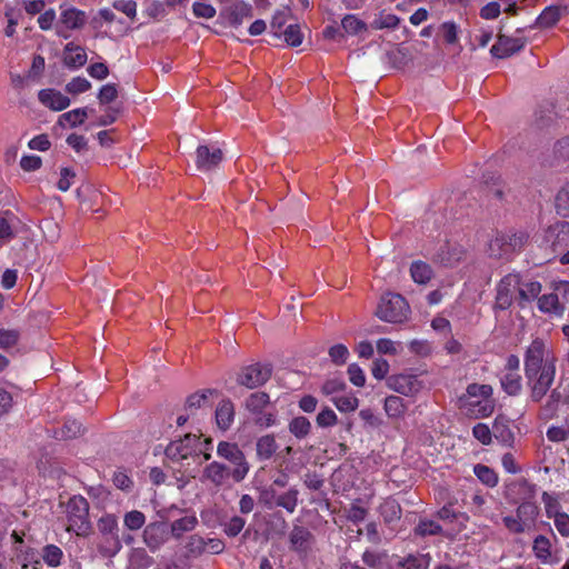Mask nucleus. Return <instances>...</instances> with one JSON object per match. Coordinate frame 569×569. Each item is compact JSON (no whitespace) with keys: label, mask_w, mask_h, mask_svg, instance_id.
Returning <instances> with one entry per match:
<instances>
[{"label":"nucleus","mask_w":569,"mask_h":569,"mask_svg":"<svg viewBox=\"0 0 569 569\" xmlns=\"http://www.w3.org/2000/svg\"><path fill=\"white\" fill-rule=\"evenodd\" d=\"M63 552L56 545H47L42 551L43 561L50 567H58L61 563Z\"/></svg>","instance_id":"nucleus-41"},{"label":"nucleus","mask_w":569,"mask_h":569,"mask_svg":"<svg viewBox=\"0 0 569 569\" xmlns=\"http://www.w3.org/2000/svg\"><path fill=\"white\" fill-rule=\"evenodd\" d=\"M558 302L556 293L543 295L538 299V308L542 312H552L557 310Z\"/></svg>","instance_id":"nucleus-63"},{"label":"nucleus","mask_w":569,"mask_h":569,"mask_svg":"<svg viewBox=\"0 0 569 569\" xmlns=\"http://www.w3.org/2000/svg\"><path fill=\"white\" fill-rule=\"evenodd\" d=\"M389 387L398 393L415 396L423 388V382L416 375H398L389 378Z\"/></svg>","instance_id":"nucleus-15"},{"label":"nucleus","mask_w":569,"mask_h":569,"mask_svg":"<svg viewBox=\"0 0 569 569\" xmlns=\"http://www.w3.org/2000/svg\"><path fill=\"white\" fill-rule=\"evenodd\" d=\"M311 538V532L302 526H293L289 535L291 548L297 551L306 550Z\"/></svg>","instance_id":"nucleus-27"},{"label":"nucleus","mask_w":569,"mask_h":569,"mask_svg":"<svg viewBox=\"0 0 569 569\" xmlns=\"http://www.w3.org/2000/svg\"><path fill=\"white\" fill-rule=\"evenodd\" d=\"M252 6L244 1L234 2L222 12L229 24L234 28L241 26L246 19L252 18Z\"/></svg>","instance_id":"nucleus-19"},{"label":"nucleus","mask_w":569,"mask_h":569,"mask_svg":"<svg viewBox=\"0 0 569 569\" xmlns=\"http://www.w3.org/2000/svg\"><path fill=\"white\" fill-rule=\"evenodd\" d=\"M430 326L435 335L439 336L440 339L449 338L450 335L452 333L450 321L442 316L435 317L431 320Z\"/></svg>","instance_id":"nucleus-46"},{"label":"nucleus","mask_w":569,"mask_h":569,"mask_svg":"<svg viewBox=\"0 0 569 569\" xmlns=\"http://www.w3.org/2000/svg\"><path fill=\"white\" fill-rule=\"evenodd\" d=\"M492 436L503 446L512 447L515 433L510 428V420L505 416H498L492 423Z\"/></svg>","instance_id":"nucleus-22"},{"label":"nucleus","mask_w":569,"mask_h":569,"mask_svg":"<svg viewBox=\"0 0 569 569\" xmlns=\"http://www.w3.org/2000/svg\"><path fill=\"white\" fill-rule=\"evenodd\" d=\"M380 515L387 523L399 520L401 517V508L393 499H388L380 505Z\"/></svg>","instance_id":"nucleus-36"},{"label":"nucleus","mask_w":569,"mask_h":569,"mask_svg":"<svg viewBox=\"0 0 569 569\" xmlns=\"http://www.w3.org/2000/svg\"><path fill=\"white\" fill-rule=\"evenodd\" d=\"M549 360L545 357V343L540 339H535L527 348L525 353V375L526 378L533 377L541 371L545 362Z\"/></svg>","instance_id":"nucleus-11"},{"label":"nucleus","mask_w":569,"mask_h":569,"mask_svg":"<svg viewBox=\"0 0 569 569\" xmlns=\"http://www.w3.org/2000/svg\"><path fill=\"white\" fill-rule=\"evenodd\" d=\"M399 24V18L393 13L380 12V14L373 20L372 27L375 29H393Z\"/></svg>","instance_id":"nucleus-49"},{"label":"nucleus","mask_w":569,"mask_h":569,"mask_svg":"<svg viewBox=\"0 0 569 569\" xmlns=\"http://www.w3.org/2000/svg\"><path fill=\"white\" fill-rule=\"evenodd\" d=\"M399 569H426L427 560L425 556L408 555L398 561Z\"/></svg>","instance_id":"nucleus-50"},{"label":"nucleus","mask_w":569,"mask_h":569,"mask_svg":"<svg viewBox=\"0 0 569 569\" xmlns=\"http://www.w3.org/2000/svg\"><path fill=\"white\" fill-rule=\"evenodd\" d=\"M550 548L551 543L547 537L542 535L536 537L533 541V551L538 559L546 562L551 556Z\"/></svg>","instance_id":"nucleus-44"},{"label":"nucleus","mask_w":569,"mask_h":569,"mask_svg":"<svg viewBox=\"0 0 569 569\" xmlns=\"http://www.w3.org/2000/svg\"><path fill=\"white\" fill-rule=\"evenodd\" d=\"M272 367L269 363H253L243 367L237 377V382L249 389L264 385L271 377Z\"/></svg>","instance_id":"nucleus-5"},{"label":"nucleus","mask_w":569,"mask_h":569,"mask_svg":"<svg viewBox=\"0 0 569 569\" xmlns=\"http://www.w3.org/2000/svg\"><path fill=\"white\" fill-rule=\"evenodd\" d=\"M473 473L477 478L487 487L493 488L498 485V475L497 472L485 465L478 463L473 467Z\"/></svg>","instance_id":"nucleus-33"},{"label":"nucleus","mask_w":569,"mask_h":569,"mask_svg":"<svg viewBox=\"0 0 569 569\" xmlns=\"http://www.w3.org/2000/svg\"><path fill=\"white\" fill-rule=\"evenodd\" d=\"M87 119V110L84 108L73 109L60 116L59 123L68 122L70 127L82 124Z\"/></svg>","instance_id":"nucleus-45"},{"label":"nucleus","mask_w":569,"mask_h":569,"mask_svg":"<svg viewBox=\"0 0 569 569\" xmlns=\"http://www.w3.org/2000/svg\"><path fill=\"white\" fill-rule=\"evenodd\" d=\"M18 222V219L12 212L6 211L0 214V240L9 241L14 236V228Z\"/></svg>","instance_id":"nucleus-31"},{"label":"nucleus","mask_w":569,"mask_h":569,"mask_svg":"<svg viewBox=\"0 0 569 569\" xmlns=\"http://www.w3.org/2000/svg\"><path fill=\"white\" fill-rule=\"evenodd\" d=\"M246 523L247 521L243 517L234 515L221 523L222 531L229 538H234L243 530Z\"/></svg>","instance_id":"nucleus-38"},{"label":"nucleus","mask_w":569,"mask_h":569,"mask_svg":"<svg viewBox=\"0 0 569 569\" xmlns=\"http://www.w3.org/2000/svg\"><path fill=\"white\" fill-rule=\"evenodd\" d=\"M38 98L43 106L54 111L64 110L70 106V99L56 89H42Z\"/></svg>","instance_id":"nucleus-20"},{"label":"nucleus","mask_w":569,"mask_h":569,"mask_svg":"<svg viewBox=\"0 0 569 569\" xmlns=\"http://www.w3.org/2000/svg\"><path fill=\"white\" fill-rule=\"evenodd\" d=\"M81 432L82 426L79 421L74 419L66 420L60 430L61 439H72L81 435Z\"/></svg>","instance_id":"nucleus-55"},{"label":"nucleus","mask_w":569,"mask_h":569,"mask_svg":"<svg viewBox=\"0 0 569 569\" xmlns=\"http://www.w3.org/2000/svg\"><path fill=\"white\" fill-rule=\"evenodd\" d=\"M409 311V305L401 295L388 292L380 298L376 316L385 322L401 323L408 319Z\"/></svg>","instance_id":"nucleus-2"},{"label":"nucleus","mask_w":569,"mask_h":569,"mask_svg":"<svg viewBox=\"0 0 569 569\" xmlns=\"http://www.w3.org/2000/svg\"><path fill=\"white\" fill-rule=\"evenodd\" d=\"M526 39L522 37L499 36L491 47V53L497 58H507L523 49Z\"/></svg>","instance_id":"nucleus-18"},{"label":"nucleus","mask_w":569,"mask_h":569,"mask_svg":"<svg viewBox=\"0 0 569 569\" xmlns=\"http://www.w3.org/2000/svg\"><path fill=\"white\" fill-rule=\"evenodd\" d=\"M473 437L482 445H489L492 439V428L485 423H477L472 429Z\"/></svg>","instance_id":"nucleus-64"},{"label":"nucleus","mask_w":569,"mask_h":569,"mask_svg":"<svg viewBox=\"0 0 569 569\" xmlns=\"http://www.w3.org/2000/svg\"><path fill=\"white\" fill-rule=\"evenodd\" d=\"M332 402L340 412H352L359 406V400L355 396H336Z\"/></svg>","instance_id":"nucleus-47"},{"label":"nucleus","mask_w":569,"mask_h":569,"mask_svg":"<svg viewBox=\"0 0 569 569\" xmlns=\"http://www.w3.org/2000/svg\"><path fill=\"white\" fill-rule=\"evenodd\" d=\"M87 53L84 49L73 42H68L64 46L63 63L67 68L74 70L83 67L87 63Z\"/></svg>","instance_id":"nucleus-21"},{"label":"nucleus","mask_w":569,"mask_h":569,"mask_svg":"<svg viewBox=\"0 0 569 569\" xmlns=\"http://www.w3.org/2000/svg\"><path fill=\"white\" fill-rule=\"evenodd\" d=\"M299 490L295 487L288 489L286 492L277 496L274 506L283 508L289 513H293L299 502Z\"/></svg>","instance_id":"nucleus-30"},{"label":"nucleus","mask_w":569,"mask_h":569,"mask_svg":"<svg viewBox=\"0 0 569 569\" xmlns=\"http://www.w3.org/2000/svg\"><path fill=\"white\" fill-rule=\"evenodd\" d=\"M99 530L102 535L112 536V547L103 549L102 553L108 557H114L122 548L118 537V521L114 516L107 515L99 520Z\"/></svg>","instance_id":"nucleus-17"},{"label":"nucleus","mask_w":569,"mask_h":569,"mask_svg":"<svg viewBox=\"0 0 569 569\" xmlns=\"http://www.w3.org/2000/svg\"><path fill=\"white\" fill-rule=\"evenodd\" d=\"M234 420V406L230 399H223L216 409V422L220 430L227 431Z\"/></svg>","instance_id":"nucleus-23"},{"label":"nucleus","mask_w":569,"mask_h":569,"mask_svg":"<svg viewBox=\"0 0 569 569\" xmlns=\"http://www.w3.org/2000/svg\"><path fill=\"white\" fill-rule=\"evenodd\" d=\"M561 17L560 8L558 7H547L538 17L537 24L541 28H550L553 27Z\"/></svg>","instance_id":"nucleus-37"},{"label":"nucleus","mask_w":569,"mask_h":569,"mask_svg":"<svg viewBox=\"0 0 569 569\" xmlns=\"http://www.w3.org/2000/svg\"><path fill=\"white\" fill-rule=\"evenodd\" d=\"M389 63L396 69H402L408 63V56L402 49H395L387 53Z\"/></svg>","instance_id":"nucleus-61"},{"label":"nucleus","mask_w":569,"mask_h":569,"mask_svg":"<svg viewBox=\"0 0 569 569\" xmlns=\"http://www.w3.org/2000/svg\"><path fill=\"white\" fill-rule=\"evenodd\" d=\"M341 26L346 32L351 34H357L366 29V24L352 14L346 16L341 21Z\"/></svg>","instance_id":"nucleus-57"},{"label":"nucleus","mask_w":569,"mask_h":569,"mask_svg":"<svg viewBox=\"0 0 569 569\" xmlns=\"http://www.w3.org/2000/svg\"><path fill=\"white\" fill-rule=\"evenodd\" d=\"M170 538L169 527L163 521H153L144 526L142 541L151 552L159 551Z\"/></svg>","instance_id":"nucleus-7"},{"label":"nucleus","mask_w":569,"mask_h":569,"mask_svg":"<svg viewBox=\"0 0 569 569\" xmlns=\"http://www.w3.org/2000/svg\"><path fill=\"white\" fill-rule=\"evenodd\" d=\"M467 395L470 398H482V400H487L492 396V388L489 385L471 383L467 387Z\"/></svg>","instance_id":"nucleus-56"},{"label":"nucleus","mask_w":569,"mask_h":569,"mask_svg":"<svg viewBox=\"0 0 569 569\" xmlns=\"http://www.w3.org/2000/svg\"><path fill=\"white\" fill-rule=\"evenodd\" d=\"M184 548L189 556L197 557L206 551L207 541L201 536L192 535L188 538Z\"/></svg>","instance_id":"nucleus-48"},{"label":"nucleus","mask_w":569,"mask_h":569,"mask_svg":"<svg viewBox=\"0 0 569 569\" xmlns=\"http://www.w3.org/2000/svg\"><path fill=\"white\" fill-rule=\"evenodd\" d=\"M518 286H520L518 276L508 274L503 277L497 287L495 308L499 310L508 309L512 303V291Z\"/></svg>","instance_id":"nucleus-16"},{"label":"nucleus","mask_w":569,"mask_h":569,"mask_svg":"<svg viewBox=\"0 0 569 569\" xmlns=\"http://www.w3.org/2000/svg\"><path fill=\"white\" fill-rule=\"evenodd\" d=\"M198 525L196 516H184L171 522L169 532L174 538H180L184 532L192 531Z\"/></svg>","instance_id":"nucleus-28"},{"label":"nucleus","mask_w":569,"mask_h":569,"mask_svg":"<svg viewBox=\"0 0 569 569\" xmlns=\"http://www.w3.org/2000/svg\"><path fill=\"white\" fill-rule=\"evenodd\" d=\"M20 338V332L14 329H0V348L13 347Z\"/></svg>","instance_id":"nucleus-62"},{"label":"nucleus","mask_w":569,"mask_h":569,"mask_svg":"<svg viewBox=\"0 0 569 569\" xmlns=\"http://www.w3.org/2000/svg\"><path fill=\"white\" fill-rule=\"evenodd\" d=\"M112 7L133 20L137 16V2L134 0H116Z\"/></svg>","instance_id":"nucleus-59"},{"label":"nucleus","mask_w":569,"mask_h":569,"mask_svg":"<svg viewBox=\"0 0 569 569\" xmlns=\"http://www.w3.org/2000/svg\"><path fill=\"white\" fill-rule=\"evenodd\" d=\"M551 168H569V137L557 141L553 158L548 163Z\"/></svg>","instance_id":"nucleus-26"},{"label":"nucleus","mask_w":569,"mask_h":569,"mask_svg":"<svg viewBox=\"0 0 569 569\" xmlns=\"http://www.w3.org/2000/svg\"><path fill=\"white\" fill-rule=\"evenodd\" d=\"M385 411L390 418H397L405 411V405L400 397L389 396L385 399Z\"/></svg>","instance_id":"nucleus-43"},{"label":"nucleus","mask_w":569,"mask_h":569,"mask_svg":"<svg viewBox=\"0 0 569 569\" xmlns=\"http://www.w3.org/2000/svg\"><path fill=\"white\" fill-rule=\"evenodd\" d=\"M500 385L509 396H518L522 390V378L518 372H505L500 378Z\"/></svg>","instance_id":"nucleus-29"},{"label":"nucleus","mask_w":569,"mask_h":569,"mask_svg":"<svg viewBox=\"0 0 569 569\" xmlns=\"http://www.w3.org/2000/svg\"><path fill=\"white\" fill-rule=\"evenodd\" d=\"M200 439L198 436L187 433L183 438L171 441L166 448V456L171 460H182L198 455Z\"/></svg>","instance_id":"nucleus-8"},{"label":"nucleus","mask_w":569,"mask_h":569,"mask_svg":"<svg viewBox=\"0 0 569 569\" xmlns=\"http://www.w3.org/2000/svg\"><path fill=\"white\" fill-rule=\"evenodd\" d=\"M213 392L216 391L207 389L189 396L186 402V410L192 415L194 409L204 407L208 402L209 395H212Z\"/></svg>","instance_id":"nucleus-39"},{"label":"nucleus","mask_w":569,"mask_h":569,"mask_svg":"<svg viewBox=\"0 0 569 569\" xmlns=\"http://www.w3.org/2000/svg\"><path fill=\"white\" fill-rule=\"evenodd\" d=\"M234 470L223 462L212 461L208 463L202 471V482H210L216 488L226 486L229 479L233 480Z\"/></svg>","instance_id":"nucleus-13"},{"label":"nucleus","mask_w":569,"mask_h":569,"mask_svg":"<svg viewBox=\"0 0 569 569\" xmlns=\"http://www.w3.org/2000/svg\"><path fill=\"white\" fill-rule=\"evenodd\" d=\"M146 523V516L139 510H131L123 516V525L131 531L141 529Z\"/></svg>","instance_id":"nucleus-40"},{"label":"nucleus","mask_w":569,"mask_h":569,"mask_svg":"<svg viewBox=\"0 0 569 569\" xmlns=\"http://www.w3.org/2000/svg\"><path fill=\"white\" fill-rule=\"evenodd\" d=\"M86 21L87 16L84 11L73 7L67 8L60 13L59 22L57 24V34L67 39L69 38V34L62 31V27L67 30L80 29L84 26Z\"/></svg>","instance_id":"nucleus-14"},{"label":"nucleus","mask_w":569,"mask_h":569,"mask_svg":"<svg viewBox=\"0 0 569 569\" xmlns=\"http://www.w3.org/2000/svg\"><path fill=\"white\" fill-rule=\"evenodd\" d=\"M223 160V152L217 144H200L196 150V167L202 172L217 168Z\"/></svg>","instance_id":"nucleus-12"},{"label":"nucleus","mask_w":569,"mask_h":569,"mask_svg":"<svg viewBox=\"0 0 569 569\" xmlns=\"http://www.w3.org/2000/svg\"><path fill=\"white\" fill-rule=\"evenodd\" d=\"M519 287V298L521 301H531L536 299L541 292V284L538 281H530L526 283H520Z\"/></svg>","instance_id":"nucleus-42"},{"label":"nucleus","mask_w":569,"mask_h":569,"mask_svg":"<svg viewBox=\"0 0 569 569\" xmlns=\"http://www.w3.org/2000/svg\"><path fill=\"white\" fill-rule=\"evenodd\" d=\"M270 402L269 395L266 392H253L251 393L244 402L246 409L250 412H260L262 409H266Z\"/></svg>","instance_id":"nucleus-32"},{"label":"nucleus","mask_w":569,"mask_h":569,"mask_svg":"<svg viewBox=\"0 0 569 569\" xmlns=\"http://www.w3.org/2000/svg\"><path fill=\"white\" fill-rule=\"evenodd\" d=\"M154 565V559L143 547L131 548L128 553V569H149Z\"/></svg>","instance_id":"nucleus-24"},{"label":"nucleus","mask_w":569,"mask_h":569,"mask_svg":"<svg viewBox=\"0 0 569 569\" xmlns=\"http://www.w3.org/2000/svg\"><path fill=\"white\" fill-rule=\"evenodd\" d=\"M217 455L230 462L233 472V481L241 482L249 473L250 465L243 451L234 442L220 441L217 446Z\"/></svg>","instance_id":"nucleus-3"},{"label":"nucleus","mask_w":569,"mask_h":569,"mask_svg":"<svg viewBox=\"0 0 569 569\" xmlns=\"http://www.w3.org/2000/svg\"><path fill=\"white\" fill-rule=\"evenodd\" d=\"M442 40L452 44L458 40V27L455 22H443L436 32V41Z\"/></svg>","instance_id":"nucleus-35"},{"label":"nucleus","mask_w":569,"mask_h":569,"mask_svg":"<svg viewBox=\"0 0 569 569\" xmlns=\"http://www.w3.org/2000/svg\"><path fill=\"white\" fill-rule=\"evenodd\" d=\"M316 422L320 428H329L338 422V417L331 408L326 407L317 415Z\"/></svg>","instance_id":"nucleus-54"},{"label":"nucleus","mask_w":569,"mask_h":569,"mask_svg":"<svg viewBox=\"0 0 569 569\" xmlns=\"http://www.w3.org/2000/svg\"><path fill=\"white\" fill-rule=\"evenodd\" d=\"M556 377L555 359L547 360L541 371L533 377L527 378L530 388V399L533 402H540L551 388Z\"/></svg>","instance_id":"nucleus-4"},{"label":"nucleus","mask_w":569,"mask_h":569,"mask_svg":"<svg viewBox=\"0 0 569 569\" xmlns=\"http://www.w3.org/2000/svg\"><path fill=\"white\" fill-rule=\"evenodd\" d=\"M283 37L290 47H298L303 40L299 24H289L283 31Z\"/></svg>","instance_id":"nucleus-51"},{"label":"nucleus","mask_w":569,"mask_h":569,"mask_svg":"<svg viewBox=\"0 0 569 569\" xmlns=\"http://www.w3.org/2000/svg\"><path fill=\"white\" fill-rule=\"evenodd\" d=\"M252 415L254 416V423L260 428H269L277 422L276 413L266 409H262L260 412H253Z\"/></svg>","instance_id":"nucleus-58"},{"label":"nucleus","mask_w":569,"mask_h":569,"mask_svg":"<svg viewBox=\"0 0 569 569\" xmlns=\"http://www.w3.org/2000/svg\"><path fill=\"white\" fill-rule=\"evenodd\" d=\"M528 238L529 236L523 231L515 232L512 234H498L490 241V254L499 258L520 250L528 241Z\"/></svg>","instance_id":"nucleus-6"},{"label":"nucleus","mask_w":569,"mask_h":569,"mask_svg":"<svg viewBox=\"0 0 569 569\" xmlns=\"http://www.w3.org/2000/svg\"><path fill=\"white\" fill-rule=\"evenodd\" d=\"M279 446L273 435H264L256 441V455L259 461H266L273 457Z\"/></svg>","instance_id":"nucleus-25"},{"label":"nucleus","mask_w":569,"mask_h":569,"mask_svg":"<svg viewBox=\"0 0 569 569\" xmlns=\"http://www.w3.org/2000/svg\"><path fill=\"white\" fill-rule=\"evenodd\" d=\"M513 487L518 488V492L522 495L521 499H523V502L517 508L518 518L523 522L526 520H533L538 515V507L529 500L536 495L535 486L522 479L517 481Z\"/></svg>","instance_id":"nucleus-10"},{"label":"nucleus","mask_w":569,"mask_h":569,"mask_svg":"<svg viewBox=\"0 0 569 569\" xmlns=\"http://www.w3.org/2000/svg\"><path fill=\"white\" fill-rule=\"evenodd\" d=\"M91 89V83L83 77L71 79L66 86V91L70 94H80Z\"/></svg>","instance_id":"nucleus-52"},{"label":"nucleus","mask_w":569,"mask_h":569,"mask_svg":"<svg viewBox=\"0 0 569 569\" xmlns=\"http://www.w3.org/2000/svg\"><path fill=\"white\" fill-rule=\"evenodd\" d=\"M410 276L416 283L425 286L427 283V263L421 260L413 261L410 267Z\"/></svg>","instance_id":"nucleus-53"},{"label":"nucleus","mask_w":569,"mask_h":569,"mask_svg":"<svg viewBox=\"0 0 569 569\" xmlns=\"http://www.w3.org/2000/svg\"><path fill=\"white\" fill-rule=\"evenodd\" d=\"M466 254L467 251L461 244L445 241L433 254V262L442 267L453 268L466 258Z\"/></svg>","instance_id":"nucleus-9"},{"label":"nucleus","mask_w":569,"mask_h":569,"mask_svg":"<svg viewBox=\"0 0 569 569\" xmlns=\"http://www.w3.org/2000/svg\"><path fill=\"white\" fill-rule=\"evenodd\" d=\"M67 519L69 532L77 536L86 537L91 531V522L89 520V502L82 496H73L67 503Z\"/></svg>","instance_id":"nucleus-1"},{"label":"nucleus","mask_w":569,"mask_h":569,"mask_svg":"<svg viewBox=\"0 0 569 569\" xmlns=\"http://www.w3.org/2000/svg\"><path fill=\"white\" fill-rule=\"evenodd\" d=\"M311 430V422L303 416L295 417L289 422V431L298 439L306 438Z\"/></svg>","instance_id":"nucleus-34"},{"label":"nucleus","mask_w":569,"mask_h":569,"mask_svg":"<svg viewBox=\"0 0 569 569\" xmlns=\"http://www.w3.org/2000/svg\"><path fill=\"white\" fill-rule=\"evenodd\" d=\"M329 356L332 362H335L338 366H341L346 363L349 356V350L345 345L338 343L329 349Z\"/></svg>","instance_id":"nucleus-60"}]
</instances>
